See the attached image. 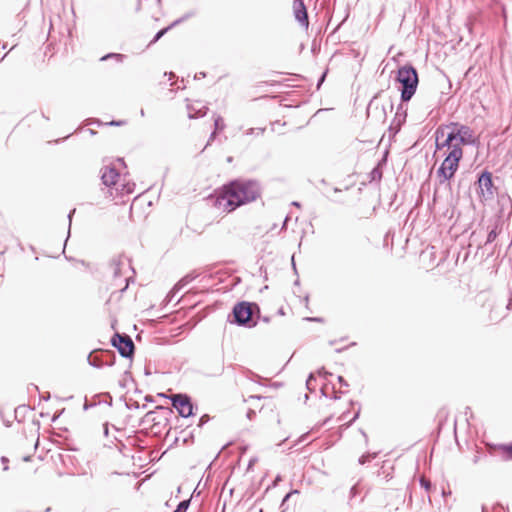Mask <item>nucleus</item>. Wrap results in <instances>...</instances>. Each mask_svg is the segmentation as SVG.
I'll return each mask as SVG.
<instances>
[{
  "mask_svg": "<svg viewBox=\"0 0 512 512\" xmlns=\"http://www.w3.org/2000/svg\"><path fill=\"white\" fill-rule=\"evenodd\" d=\"M293 13H294L295 19L299 22V24L302 27L307 29L309 26V21H308L307 9L305 7L303 0H294L293 1Z\"/></svg>",
  "mask_w": 512,
  "mask_h": 512,
  "instance_id": "f8f14e48",
  "label": "nucleus"
},
{
  "mask_svg": "<svg viewBox=\"0 0 512 512\" xmlns=\"http://www.w3.org/2000/svg\"><path fill=\"white\" fill-rule=\"evenodd\" d=\"M333 191H334L335 193H337V192H340V191H341V189H339V188H334V189H333Z\"/></svg>",
  "mask_w": 512,
  "mask_h": 512,
  "instance_id": "6e6d98bb",
  "label": "nucleus"
},
{
  "mask_svg": "<svg viewBox=\"0 0 512 512\" xmlns=\"http://www.w3.org/2000/svg\"><path fill=\"white\" fill-rule=\"evenodd\" d=\"M103 427H104V434L108 435V424L107 423L104 424Z\"/></svg>",
  "mask_w": 512,
  "mask_h": 512,
  "instance_id": "49530a36",
  "label": "nucleus"
},
{
  "mask_svg": "<svg viewBox=\"0 0 512 512\" xmlns=\"http://www.w3.org/2000/svg\"><path fill=\"white\" fill-rule=\"evenodd\" d=\"M406 117L407 108H405L403 104H400L397 107L394 119L392 121V124L390 125V130H394V132L397 133L400 130L402 124L405 123Z\"/></svg>",
  "mask_w": 512,
  "mask_h": 512,
  "instance_id": "4468645a",
  "label": "nucleus"
},
{
  "mask_svg": "<svg viewBox=\"0 0 512 512\" xmlns=\"http://www.w3.org/2000/svg\"><path fill=\"white\" fill-rule=\"evenodd\" d=\"M460 161L461 160L445 156L442 164L436 172L439 184H444L454 177L456 171L458 170Z\"/></svg>",
  "mask_w": 512,
  "mask_h": 512,
  "instance_id": "1a4fd4ad",
  "label": "nucleus"
},
{
  "mask_svg": "<svg viewBox=\"0 0 512 512\" xmlns=\"http://www.w3.org/2000/svg\"><path fill=\"white\" fill-rule=\"evenodd\" d=\"M192 280V278L190 276H185L183 277L181 280L178 281V283L174 286V289L175 290H180L182 289L185 285H187L190 281Z\"/></svg>",
  "mask_w": 512,
  "mask_h": 512,
  "instance_id": "5701e85b",
  "label": "nucleus"
},
{
  "mask_svg": "<svg viewBox=\"0 0 512 512\" xmlns=\"http://www.w3.org/2000/svg\"><path fill=\"white\" fill-rule=\"evenodd\" d=\"M396 80L401 84V101L408 102L415 94L418 86L417 70L410 64L400 67Z\"/></svg>",
  "mask_w": 512,
  "mask_h": 512,
  "instance_id": "f03ea898",
  "label": "nucleus"
},
{
  "mask_svg": "<svg viewBox=\"0 0 512 512\" xmlns=\"http://www.w3.org/2000/svg\"><path fill=\"white\" fill-rule=\"evenodd\" d=\"M505 315H506V314L501 315V316L494 315V314H493V310H492V311H491V314H490V319H491L492 321H498V320H500L501 318L505 317Z\"/></svg>",
  "mask_w": 512,
  "mask_h": 512,
  "instance_id": "7c9ffc66",
  "label": "nucleus"
},
{
  "mask_svg": "<svg viewBox=\"0 0 512 512\" xmlns=\"http://www.w3.org/2000/svg\"><path fill=\"white\" fill-rule=\"evenodd\" d=\"M346 418H348V415H347V412H344L341 414V416L339 417V421H344Z\"/></svg>",
  "mask_w": 512,
  "mask_h": 512,
  "instance_id": "ea45409f",
  "label": "nucleus"
},
{
  "mask_svg": "<svg viewBox=\"0 0 512 512\" xmlns=\"http://www.w3.org/2000/svg\"><path fill=\"white\" fill-rule=\"evenodd\" d=\"M255 310H259L256 304L246 301L239 302L233 307V320L230 322L239 326L253 327L256 325V322L253 320Z\"/></svg>",
  "mask_w": 512,
  "mask_h": 512,
  "instance_id": "7ed1b4c3",
  "label": "nucleus"
},
{
  "mask_svg": "<svg viewBox=\"0 0 512 512\" xmlns=\"http://www.w3.org/2000/svg\"><path fill=\"white\" fill-rule=\"evenodd\" d=\"M338 382L342 385V386H348V383L345 381V379L342 377V376H338Z\"/></svg>",
  "mask_w": 512,
  "mask_h": 512,
  "instance_id": "473e14b6",
  "label": "nucleus"
},
{
  "mask_svg": "<svg viewBox=\"0 0 512 512\" xmlns=\"http://www.w3.org/2000/svg\"><path fill=\"white\" fill-rule=\"evenodd\" d=\"M111 343L119 351L122 357L132 358L135 346L130 336L127 334L116 333L112 337Z\"/></svg>",
  "mask_w": 512,
  "mask_h": 512,
  "instance_id": "9d476101",
  "label": "nucleus"
},
{
  "mask_svg": "<svg viewBox=\"0 0 512 512\" xmlns=\"http://www.w3.org/2000/svg\"><path fill=\"white\" fill-rule=\"evenodd\" d=\"M372 113L379 121L385 122L387 118V108L384 104L380 105L376 97L369 102L367 107V114L371 115Z\"/></svg>",
  "mask_w": 512,
  "mask_h": 512,
  "instance_id": "ddd939ff",
  "label": "nucleus"
},
{
  "mask_svg": "<svg viewBox=\"0 0 512 512\" xmlns=\"http://www.w3.org/2000/svg\"><path fill=\"white\" fill-rule=\"evenodd\" d=\"M388 107H389V109H390V110H392V109H393V104H392V102H391V101L388 103Z\"/></svg>",
  "mask_w": 512,
  "mask_h": 512,
  "instance_id": "5fc2aeb1",
  "label": "nucleus"
},
{
  "mask_svg": "<svg viewBox=\"0 0 512 512\" xmlns=\"http://www.w3.org/2000/svg\"><path fill=\"white\" fill-rule=\"evenodd\" d=\"M110 268L112 270L114 278L125 276V286L121 290H126L129 285V280L132 278V276H127V272L132 271L134 273V270L130 264V260L123 255L116 256L111 260Z\"/></svg>",
  "mask_w": 512,
  "mask_h": 512,
  "instance_id": "0eeeda50",
  "label": "nucleus"
},
{
  "mask_svg": "<svg viewBox=\"0 0 512 512\" xmlns=\"http://www.w3.org/2000/svg\"><path fill=\"white\" fill-rule=\"evenodd\" d=\"M306 386L309 391H314L316 388V378L313 373H311L306 381Z\"/></svg>",
  "mask_w": 512,
  "mask_h": 512,
  "instance_id": "412c9836",
  "label": "nucleus"
},
{
  "mask_svg": "<svg viewBox=\"0 0 512 512\" xmlns=\"http://www.w3.org/2000/svg\"><path fill=\"white\" fill-rule=\"evenodd\" d=\"M443 128L448 130L447 135L454 136L453 139L464 146L473 145L476 142L473 129L467 125L451 122Z\"/></svg>",
  "mask_w": 512,
  "mask_h": 512,
  "instance_id": "39448f33",
  "label": "nucleus"
},
{
  "mask_svg": "<svg viewBox=\"0 0 512 512\" xmlns=\"http://www.w3.org/2000/svg\"><path fill=\"white\" fill-rule=\"evenodd\" d=\"M216 131H213L208 139L207 145H210V143L215 139L216 137Z\"/></svg>",
  "mask_w": 512,
  "mask_h": 512,
  "instance_id": "2f4dec72",
  "label": "nucleus"
},
{
  "mask_svg": "<svg viewBox=\"0 0 512 512\" xmlns=\"http://www.w3.org/2000/svg\"><path fill=\"white\" fill-rule=\"evenodd\" d=\"M393 467L387 466L385 463L380 467L377 472V476L383 478L385 481H389L392 475Z\"/></svg>",
  "mask_w": 512,
  "mask_h": 512,
  "instance_id": "f3484780",
  "label": "nucleus"
},
{
  "mask_svg": "<svg viewBox=\"0 0 512 512\" xmlns=\"http://www.w3.org/2000/svg\"><path fill=\"white\" fill-rule=\"evenodd\" d=\"M194 16V12H189L185 15H183L182 17H180L179 19H176L175 21H173L168 27H165L161 30H159L156 35L154 36V38L152 39V41L150 42V45L151 44H154L156 43L160 38H162L171 28L177 26L178 24L184 22L185 20L189 19L190 17Z\"/></svg>",
  "mask_w": 512,
  "mask_h": 512,
  "instance_id": "2eb2a0df",
  "label": "nucleus"
},
{
  "mask_svg": "<svg viewBox=\"0 0 512 512\" xmlns=\"http://www.w3.org/2000/svg\"><path fill=\"white\" fill-rule=\"evenodd\" d=\"M506 310H512V293H511L509 301H508V303L506 305Z\"/></svg>",
  "mask_w": 512,
  "mask_h": 512,
  "instance_id": "4c0bfd02",
  "label": "nucleus"
},
{
  "mask_svg": "<svg viewBox=\"0 0 512 512\" xmlns=\"http://www.w3.org/2000/svg\"><path fill=\"white\" fill-rule=\"evenodd\" d=\"M382 177V172L380 170L379 167H375L372 171H371V179L372 180H380Z\"/></svg>",
  "mask_w": 512,
  "mask_h": 512,
  "instance_id": "393cba45",
  "label": "nucleus"
},
{
  "mask_svg": "<svg viewBox=\"0 0 512 512\" xmlns=\"http://www.w3.org/2000/svg\"><path fill=\"white\" fill-rule=\"evenodd\" d=\"M290 495H291V493H288V494L285 496L284 500L288 499V498L290 497Z\"/></svg>",
  "mask_w": 512,
  "mask_h": 512,
  "instance_id": "bf43d9fd",
  "label": "nucleus"
},
{
  "mask_svg": "<svg viewBox=\"0 0 512 512\" xmlns=\"http://www.w3.org/2000/svg\"><path fill=\"white\" fill-rule=\"evenodd\" d=\"M49 398H50L49 393L47 394V396H43V399H45V400H48Z\"/></svg>",
  "mask_w": 512,
  "mask_h": 512,
  "instance_id": "4d7b16f0",
  "label": "nucleus"
},
{
  "mask_svg": "<svg viewBox=\"0 0 512 512\" xmlns=\"http://www.w3.org/2000/svg\"><path fill=\"white\" fill-rule=\"evenodd\" d=\"M108 59H115L117 62L121 63L125 59V55L119 54V53H109V54H106L105 56H103L101 58V61H105Z\"/></svg>",
  "mask_w": 512,
  "mask_h": 512,
  "instance_id": "6ab92c4d",
  "label": "nucleus"
},
{
  "mask_svg": "<svg viewBox=\"0 0 512 512\" xmlns=\"http://www.w3.org/2000/svg\"><path fill=\"white\" fill-rule=\"evenodd\" d=\"M346 418H348V415H347V412H344L341 414V416L339 417V421H344Z\"/></svg>",
  "mask_w": 512,
  "mask_h": 512,
  "instance_id": "a19ab883",
  "label": "nucleus"
},
{
  "mask_svg": "<svg viewBox=\"0 0 512 512\" xmlns=\"http://www.w3.org/2000/svg\"><path fill=\"white\" fill-rule=\"evenodd\" d=\"M1 461H2V463L4 464V468H3V470H5V471H6V470H8V465H7V463H8V459H7L6 457H2V458H1Z\"/></svg>",
  "mask_w": 512,
  "mask_h": 512,
  "instance_id": "c9c22d12",
  "label": "nucleus"
},
{
  "mask_svg": "<svg viewBox=\"0 0 512 512\" xmlns=\"http://www.w3.org/2000/svg\"><path fill=\"white\" fill-rule=\"evenodd\" d=\"M261 195V186L255 180L237 179L223 186L215 206L225 212L255 201Z\"/></svg>",
  "mask_w": 512,
  "mask_h": 512,
  "instance_id": "f257e3e1",
  "label": "nucleus"
},
{
  "mask_svg": "<svg viewBox=\"0 0 512 512\" xmlns=\"http://www.w3.org/2000/svg\"><path fill=\"white\" fill-rule=\"evenodd\" d=\"M225 128L223 118L219 115L214 117V131H222Z\"/></svg>",
  "mask_w": 512,
  "mask_h": 512,
  "instance_id": "aec40b11",
  "label": "nucleus"
},
{
  "mask_svg": "<svg viewBox=\"0 0 512 512\" xmlns=\"http://www.w3.org/2000/svg\"><path fill=\"white\" fill-rule=\"evenodd\" d=\"M288 220H289V217H288V216H286V218H285V220H284V223H283V225H282V230H283V229H286V225H287Z\"/></svg>",
  "mask_w": 512,
  "mask_h": 512,
  "instance_id": "a18cd8bd",
  "label": "nucleus"
},
{
  "mask_svg": "<svg viewBox=\"0 0 512 512\" xmlns=\"http://www.w3.org/2000/svg\"><path fill=\"white\" fill-rule=\"evenodd\" d=\"M101 180L105 186L115 190L121 181L119 172L114 167L109 166L101 169Z\"/></svg>",
  "mask_w": 512,
  "mask_h": 512,
  "instance_id": "9b49d317",
  "label": "nucleus"
},
{
  "mask_svg": "<svg viewBox=\"0 0 512 512\" xmlns=\"http://www.w3.org/2000/svg\"><path fill=\"white\" fill-rule=\"evenodd\" d=\"M497 235L498 234H497L496 228L492 229L488 233L487 240H486L485 244L492 243L496 239Z\"/></svg>",
  "mask_w": 512,
  "mask_h": 512,
  "instance_id": "a878e982",
  "label": "nucleus"
},
{
  "mask_svg": "<svg viewBox=\"0 0 512 512\" xmlns=\"http://www.w3.org/2000/svg\"><path fill=\"white\" fill-rule=\"evenodd\" d=\"M325 78V74L322 75L321 79L319 80V83H318V86L322 83V81L324 80Z\"/></svg>",
  "mask_w": 512,
  "mask_h": 512,
  "instance_id": "603ef678",
  "label": "nucleus"
},
{
  "mask_svg": "<svg viewBox=\"0 0 512 512\" xmlns=\"http://www.w3.org/2000/svg\"><path fill=\"white\" fill-rule=\"evenodd\" d=\"M75 213V209L71 210L69 215H68V218H69V226L71 225V219H72V215Z\"/></svg>",
  "mask_w": 512,
  "mask_h": 512,
  "instance_id": "37998d69",
  "label": "nucleus"
},
{
  "mask_svg": "<svg viewBox=\"0 0 512 512\" xmlns=\"http://www.w3.org/2000/svg\"><path fill=\"white\" fill-rule=\"evenodd\" d=\"M436 149L438 151L444 150V156H449L453 159L461 160L463 158L462 144L455 141L454 136L446 135L444 141L439 142L440 136H444V128L438 127L436 132Z\"/></svg>",
  "mask_w": 512,
  "mask_h": 512,
  "instance_id": "20e7f679",
  "label": "nucleus"
},
{
  "mask_svg": "<svg viewBox=\"0 0 512 512\" xmlns=\"http://www.w3.org/2000/svg\"><path fill=\"white\" fill-rule=\"evenodd\" d=\"M134 187V183H120L118 187H116V192L120 193L121 195L131 194L134 192Z\"/></svg>",
  "mask_w": 512,
  "mask_h": 512,
  "instance_id": "a211bd4d",
  "label": "nucleus"
},
{
  "mask_svg": "<svg viewBox=\"0 0 512 512\" xmlns=\"http://www.w3.org/2000/svg\"><path fill=\"white\" fill-rule=\"evenodd\" d=\"M210 420L209 416L207 414L201 416L199 419L198 427H202L204 424H206Z\"/></svg>",
  "mask_w": 512,
  "mask_h": 512,
  "instance_id": "c85d7f7f",
  "label": "nucleus"
},
{
  "mask_svg": "<svg viewBox=\"0 0 512 512\" xmlns=\"http://www.w3.org/2000/svg\"><path fill=\"white\" fill-rule=\"evenodd\" d=\"M292 205L295 206V207H300V203L297 202V201H293L292 202Z\"/></svg>",
  "mask_w": 512,
  "mask_h": 512,
  "instance_id": "8fccbe9b",
  "label": "nucleus"
},
{
  "mask_svg": "<svg viewBox=\"0 0 512 512\" xmlns=\"http://www.w3.org/2000/svg\"><path fill=\"white\" fill-rule=\"evenodd\" d=\"M330 419H331V417L326 418V419L323 421L322 425H327V424L329 423Z\"/></svg>",
  "mask_w": 512,
  "mask_h": 512,
  "instance_id": "09e8293b",
  "label": "nucleus"
},
{
  "mask_svg": "<svg viewBox=\"0 0 512 512\" xmlns=\"http://www.w3.org/2000/svg\"><path fill=\"white\" fill-rule=\"evenodd\" d=\"M306 320L313 321V322H321L322 321V319L318 318V317H307Z\"/></svg>",
  "mask_w": 512,
  "mask_h": 512,
  "instance_id": "e433bc0d",
  "label": "nucleus"
},
{
  "mask_svg": "<svg viewBox=\"0 0 512 512\" xmlns=\"http://www.w3.org/2000/svg\"><path fill=\"white\" fill-rule=\"evenodd\" d=\"M264 131H265L264 128H250L249 130H247L246 134L247 135H252V134L261 135L264 133Z\"/></svg>",
  "mask_w": 512,
  "mask_h": 512,
  "instance_id": "cd10ccee",
  "label": "nucleus"
},
{
  "mask_svg": "<svg viewBox=\"0 0 512 512\" xmlns=\"http://www.w3.org/2000/svg\"><path fill=\"white\" fill-rule=\"evenodd\" d=\"M476 185L481 202H488L493 200L497 188L493 184L491 172L487 170L483 171L478 177Z\"/></svg>",
  "mask_w": 512,
  "mask_h": 512,
  "instance_id": "423d86ee",
  "label": "nucleus"
},
{
  "mask_svg": "<svg viewBox=\"0 0 512 512\" xmlns=\"http://www.w3.org/2000/svg\"><path fill=\"white\" fill-rule=\"evenodd\" d=\"M204 77H205V73L204 72H200V73L195 75L196 79H200V78H204Z\"/></svg>",
  "mask_w": 512,
  "mask_h": 512,
  "instance_id": "79ce46f5",
  "label": "nucleus"
},
{
  "mask_svg": "<svg viewBox=\"0 0 512 512\" xmlns=\"http://www.w3.org/2000/svg\"><path fill=\"white\" fill-rule=\"evenodd\" d=\"M189 505H190V500L189 499L188 500H183V501H181L178 504L176 509H178L179 512H186L187 509L189 508Z\"/></svg>",
  "mask_w": 512,
  "mask_h": 512,
  "instance_id": "b1692460",
  "label": "nucleus"
},
{
  "mask_svg": "<svg viewBox=\"0 0 512 512\" xmlns=\"http://www.w3.org/2000/svg\"><path fill=\"white\" fill-rule=\"evenodd\" d=\"M360 415V409H358V411L355 413V415L353 416V418L348 422V425H350L352 422H354Z\"/></svg>",
  "mask_w": 512,
  "mask_h": 512,
  "instance_id": "f704fd0d",
  "label": "nucleus"
},
{
  "mask_svg": "<svg viewBox=\"0 0 512 512\" xmlns=\"http://www.w3.org/2000/svg\"><path fill=\"white\" fill-rule=\"evenodd\" d=\"M479 460H480V456H479V455H475V456L473 457V460H472V461H473V463H474V464H476V463H478V461H479Z\"/></svg>",
  "mask_w": 512,
  "mask_h": 512,
  "instance_id": "c03bdc74",
  "label": "nucleus"
},
{
  "mask_svg": "<svg viewBox=\"0 0 512 512\" xmlns=\"http://www.w3.org/2000/svg\"><path fill=\"white\" fill-rule=\"evenodd\" d=\"M326 390H327V385H323V386L321 387V392H322V394H323L324 396L328 397V394H327Z\"/></svg>",
  "mask_w": 512,
  "mask_h": 512,
  "instance_id": "58836bf2",
  "label": "nucleus"
},
{
  "mask_svg": "<svg viewBox=\"0 0 512 512\" xmlns=\"http://www.w3.org/2000/svg\"><path fill=\"white\" fill-rule=\"evenodd\" d=\"M356 493H357V487H356V486H353V487L351 488V494H352V495H355Z\"/></svg>",
  "mask_w": 512,
  "mask_h": 512,
  "instance_id": "de8ad7c7",
  "label": "nucleus"
},
{
  "mask_svg": "<svg viewBox=\"0 0 512 512\" xmlns=\"http://www.w3.org/2000/svg\"><path fill=\"white\" fill-rule=\"evenodd\" d=\"M318 374H319L320 376H323V377H326L327 375H331L330 373L326 372V371L324 370V368H321L320 370H318Z\"/></svg>",
  "mask_w": 512,
  "mask_h": 512,
  "instance_id": "72a5a7b5",
  "label": "nucleus"
},
{
  "mask_svg": "<svg viewBox=\"0 0 512 512\" xmlns=\"http://www.w3.org/2000/svg\"><path fill=\"white\" fill-rule=\"evenodd\" d=\"M120 124H121V122H116V121L111 122V125H116V126H118V125H120Z\"/></svg>",
  "mask_w": 512,
  "mask_h": 512,
  "instance_id": "864d4df0",
  "label": "nucleus"
},
{
  "mask_svg": "<svg viewBox=\"0 0 512 512\" xmlns=\"http://www.w3.org/2000/svg\"><path fill=\"white\" fill-rule=\"evenodd\" d=\"M377 457V453L376 452H373V453H366L364 455H362L360 458H359V463L360 464H365L369 461H371L372 459L376 458Z\"/></svg>",
  "mask_w": 512,
  "mask_h": 512,
  "instance_id": "4be33fe9",
  "label": "nucleus"
},
{
  "mask_svg": "<svg viewBox=\"0 0 512 512\" xmlns=\"http://www.w3.org/2000/svg\"><path fill=\"white\" fill-rule=\"evenodd\" d=\"M140 114H141V116H144V115H145V112H144V110H143V109H141Z\"/></svg>",
  "mask_w": 512,
  "mask_h": 512,
  "instance_id": "13d9d810",
  "label": "nucleus"
},
{
  "mask_svg": "<svg viewBox=\"0 0 512 512\" xmlns=\"http://www.w3.org/2000/svg\"><path fill=\"white\" fill-rule=\"evenodd\" d=\"M188 117L191 119L200 118L207 114L208 108L202 105L201 102H196L187 105Z\"/></svg>",
  "mask_w": 512,
  "mask_h": 512,
  "instance_id": "dca6fc26",
  "label": "nucleus"
},
{
  "mask_svg": "<svg viewBox=\"0 0 512 512\" xmlns=\"http://www.w3.org/2000/svg\"><path fill=\"white\" fill-rule=\"evenodd\" d=\"M419 482L421 487H423L426 491H429L431 489V482L425 477H421Z\"/></svg>",
  "mask_w": 512,
  "mask_h": 512,
  "instance_id": "bb28decb",
  "label": "nucleus"
},
{
  "mask_svg": "<svg viewBox=\"0 0 512 512\" xmlns=\"http://www.w3.org/2000/svg\"><path fill=\"white\" fill-rule=\"evenodd\" d=\"M62 412H60L58 415H54L53 418H52V421H56V419L59 417V415L61 414Z\"/></svg>",
  "mask_w": 512,
  "mask_h": 512,
  "instance_id": "3c124183",
  "label": "nucleus"
},
{
  "mask_svg": "<svg viewBox=\"0 0 512 512\" xmlns=\"http://www.w3.org/2000/svg\"><path fill=\"white\" fill-rule=\"evenodd\" d=\"M504 451L507 453L510 459H512V442L506 446H504Z\"/></svg>",
  "mask_w": 512,
  "mask_h": 512,
  "instance_id": "c756f323",
  "label": "nucleus"
},
{
  "mask_svg": "<svg viewBox=\"0 0 512 512\" xmlns=\"http://www.w3.org/2000/svg\"><path fill=\"white\" fill-rule=\"evenodd\" d=\"M173 408L177 410L181 417L187 418L194 414V405L190 396L187 394L177 393L170 396Z\"/></svg>",
  "mask_w": 512,
  "mask_h": 512,
  "instance_id": "6e6552de",
  "label": "nucleus"
}]
</instances>
